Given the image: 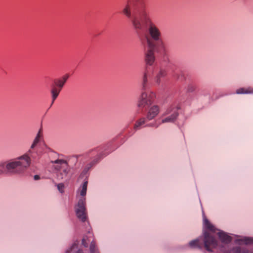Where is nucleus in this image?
Instances as JSON below:
<instances>
[{
    "label": "nucleus",
    "mask_w": 253,
    "mask_h": 253,
    "mask_svg": "<svg viewBox=\"0 0 253 253\" xmlns=\"http://www.w3.org/2000/svg\"><path fill=\"white\" fill-rule=\"evenodd\" d=\"M122 12L131 20L136 30L145 32L144 37L141 39L143 46H157L158 53H166V46L161 39L160 30L144 9L143 0H127Z\"/></svg>",
    "instance_id": "obj_1"
},
{
    "label": "nucleus",
    "mask_w": 253,
    "mask_h": 253,
    "mask_svg": "<svg viewBox=\"0 0 253 253\" xmlns=\"http://www.w3.org/2000/svg\"><path fill=\"white\" fill-rule=\"evenodd\" d=\"M31 150L15 160L0 162V175L7 171L13 173H20L24 172L30 165L31 161L29 155Z\"/></svg>",
    "instance_id": "obj_2"
},
{
    "label": "nucleus",
    "mask_w": 253,
    "mask_h": 253,
    "mask_svg": "<svg viewBox=\"0 0 253 253\" xmlns=\"http://www.w3.org/2000/svg\"><path fill=\"white\" fill-rule=\"evenodd\" d=\"M155 97V94L153 92H142L137 102L139 109L142 111L147 109L152 104Z\"/></svg>",
    "instance_id": "obj_3"
},
{
    "label": "nucleus",
    "mask_w": 253,
    "mask_h": 253,
    "mask_svg": "<svg viewBox=\"0 0 253 253\" xmlns=\"http://www.w3.org/2000/svg\"><path fill=\"white\" fill-rule=\"evenodd\" d=\"M52 163L56 164L54 166V169L58 171L57 174L58 178L61 179L66 178L70 172L67 162L64 160L57 159L52 161Z\"/></svg>",
    "instance_id": "obj_4"
},
{
    "label": "nucleus",
    "mask_w": 253,
    "mask_h": 253,
    "mask_svg": "<svg viewBox=\"0 0 253 253\" xmlns=\"http://www.w3.org/2000/svg\"><path fill=\"white\" fill-rule=\"evenodd\" d=\"M68 78L69 76L68 75H66L61 79H58L54 81L53 84L51 85V89L50 90L52 98L51 105L53 104L54 101L57 98L60 92Z\"/></svg>",
    "instance_id": "obj_5"
},
{
    "label": "nucleus",
    "mask_w": 253,
    "mask_h": 253,
    "mask_svg": "<svg viewBox=\"0 0 253 253\" xmlns=\"http://www.w3.org/2000/svg\"><path fill=\"white\" fill-rule=\"evenodd\" d=\"M178 108L174 107H169L167 109L166 112L163 114L162 116H166L164 119L162 120L161 123H157L156 122L155 124H151L149 125V126H155L157 127L159 126V125L162 123H173L174 122L177 117L178 116V113L177 112Z\"/></svg>",
    "instance_id": "obj_6"
},
{
    "label": "nucleus",
    "mask_w": 253,
    "mask_h": 253,
    "mask_svg": "<svg viewBox=\"0 0 253 253\" xmlns=\"http://www.w3.org/2000/svg\"><path fill=\"white\" fill-rule=\"evenodd\" d=\"M145 49L144 53V60L146 63V67H153V65L155 61V56L154 54V51L155 50L157 52V46L154 47H148L146 49V46H144Z\"/></svg>",
    "instance_id": "obj_7"
},
{
    "label": "nucleus",
    "mask_w": 253,
    "mask_h": 253,
    "mask_svg": "<svg viewBox=\"0 0 253 253\" xmlns=\"http://www.w3.org/2000/svg\"><path fill=\"white\" fill-rule=\"evenodd\" d=\"M85 204V198L82 197L79 199L77 207L76 208V212L77 217L83 222L85 221L86 218V212Z\"/></svg>",
    "instance_id": "obj_8"
},
{
    "label": "nucleus",
    "mask_w": 253,
    "mask_h": 253,
    "mask_svg": "<svg viewBox=\"0 0 253 253\" xmlns=\"http://www.w3.org/2000/svg\"><path fill=\"white\" fill-rule=\"evenodd\" d=\"M204 244L205 249L209 252H211L212 249L217 246L216 240L207 231L204 232Z\"/></svg>",
    "instance_id": "obj_9"
},
{
    "label": "nucleus",
    "mask_w": 253,
    "mask_h": 253,
    "mask_svg": "<svg viewBox=\"0 0 253 253\" xmlns=\"http://www.w3.org/2000/svg\"><path fill=\"white\" fill-rule=\"evenodd\" d=\"M154 70V67L147 66L145 67L142 77V85L143 89H145L150 84Z\"/></svg>",
    "instance_id": "obj_10"
},
{
    "label": "nucleus",
    "mask_w": 253,
    "mask_h": 253,
    "mask_svg": "<svg viewBox=\"0 0 253 253\" xmlns=\"http://www.w3.org/2000/svg\"><path fill=\"white\" fill-rule=\"evenodd\" d=\"M159 113V108L157 105L152 106L148 110L146 119L150 121L154 119Z\"/></svg>",
    "instance_id": "obj_11"
},
{
    "label": "nucleus",
    "mask_w": 253,
    "mask_h": 253,
    "mask_svg": "<svg viewBox=\"0 0 253 253\" xmlns=\"http://www.w3.org/2000/svg\"><path fill=\"white\" fill-rule=\"evenodd\" d=\"M217 234L219 239L223 243L228 244L232 241V238L226 232L220 231Z\"/></svg>",
    "instance_id": "obj_12"
},
{
    "label": "nucleus",
    "mask_w": 253,
    "mask_h": 253,
    "mask_svg": "<svg viewBox=\"0 0 253 253\" xmlns=\"http://www.w3.org/2000/svg\"><path fill=\"white\" fill-rule=\"evenodd\" d=\"M167 75V71L165 69L161 68L154 78V81L157 84H160L161 82V78H164Z\"/></svg>",
    "instance_id": "obj_13"
},
{
    "label": "nucleus",
    "mask_w": 253,
    "mask_h": 253,
    "mask_svg": "<svg viewBox=\"0 0 253 253\" xmlns=\"http://www.w3.org/2000/svg\"><path fill=\"white\" fill-rule=\"evenodd\" d=\"M42 129H40L38 133H37L35 138L34 139L33 143L32 144V145L31 146L30 149L28 151H29V150L32 151V153L29 155L30 159H31V157H32V153H33L32 149H34L35 148V147L36 146V145L40 141V140H41V138L42 137Z\"/></svg>",
    "instance_id": "obj_14"
},
{
    "label": "nucleus",
    "mask_w": 253,
    "mask_h": 253,
    "mask_svg": "<svg viewBox=\"0 0 253 253\" xmlns=\"http://www.w3.org/2000/svg\"><path fill=\"white\" fill-rule=\"evenodd\" d=\"M189 245L192 248L202 249L203 247V243L200 242L199 239L191 241L189 243Z\"/></svg>",
    "instance_id": "obj_15"
},
{
    "label": "nucleus",
    "mask_w": 253,
    "mask_h": 253,
    "mask_svg": "<svg viewBox=\"0 0 253 253\" xmlns=\"http://www.w3.org/2000/svg\"><path fill=\"white\" fill-rule=\"evenodd\" d=\"M204 224L206 228L208 229L209 230L212 232H215L216 231V229L214 227V226L211 224L210 222L206 218L204 219Z\"/></svg>",
    "instance_id": "obj_16"
},
{
    "label": "nucleus",
    "mask_w": 253,
    "mask_h": 253,
    "mask_svg": "<svg viewBox=\"0 0 253 253\" xmlns=\"http://www.w3.org/2000/svg\"><path fill=\"white\" fill-rule=\"evenodd\" d=\"M236 243H243L245 244H250L253 243V239L249 237H244L236 240Z\"/></svg>",
    "instance_id": "obj_17"
},
{
    "label": "nucleus",
    "mask_w": 253,
    "mask_h": 253,
    "mask_svg": "<svg viewBox=\"0 0 253 253\" xmlns=\"http://www.w3.org/2000/svg\"><path fill=\"white\" fill-rule=\"evenodd\" d=\"M250 93H253V89L241 88L236 90V93H237V94Z\"/></svg>",
    "instance_id": "obj_18"
},
{
    "label": "nucleus",
    "mask_w": 253,
    "mask_h": 253,
    "mask_svg": "<svg viewBox=\"0 0 253 253\" xmlns=\"http://www.w3.org/2000/svg\"><path fill=\"white\" fill-rule=\"evenodd\" d=\"M234 253H253L248 250H242L240 247H236L233 249Z\"/></svg>",
    "instance_id": "obj_19"
},
{
    "label": "nucleus",
    "mask_w": 253,
    "mask_h": 253,
    "mask_svg": "<svg viewBox=\"0 0 253 253\" xmlns=\"http://www.w3.org/2000/svg\"><path fill=\"white\" fill-rule=\"evenodd\" d=\"M87 183V181H84L83 184L82 189L80 191V195L83 197L84 196L86 195Z\"/></svg>",
    "instance_id": "obj_20"
},
{
    "label": "nucleus",
    "mask_w": 253,
    "mask_h": 253,
    "mask_svg": "<svg viewBox=\"0 0 253 253\" xmlns=\"http://www.w3.org/2000/svg\"><path fill=\"white\" fill-rule=\"evenodd\" d=\"M145 119L143 118L139 119L135 124L134 128L135 130L139 129V127L142 125H144L145 123Z\"/></svg>",
    "instance_id": "obj_21"
},
{
    "label": "nucleus",
    "mask_w": 253,
    "mask_h": 253,
    "mask_svg": "<svg viewBox=\"0 0 253 253\" xmlns=\"http://www.w3.org/2000/svg\"><path fill=\"white\" fill-rule=\"evenodd\" d=\"M89 249L90 253H98L96 249L95 243L93 241L91 242Z\"/></svg>",
    "instance_id": "obj_22"
},
{
    "label": "nucleus",
    "mask_w": 253,
    "mask_h": 253,
    "mask_svg": "<svg viewBox=\"0 0 253 253\" xmlns=\"http://www.w3.org/2000/svg\"><path fill=\"white\" fill-rule=\"evenodd\" d=\"M87 240L88 242H90V240L89 239H88L87 237H84L82 239V244L85 247H86L87 246L88 243L87 242Z\"/></svg>",
    "instance_id": "obj_23"
},
{
    "label": "nucleus",
    "mask_w": 253,
    "mask_h": 253,
    "mask_svg": "<svg viewBox=\"0 0 253 253\" xmlns=\"http://www.w3.org/2000/svg\"><path fill=\"white\" fill-rule=\"evenodd\" d=\"M195 89V86L193 84H189L187 87V91L188 92H192Z\"/></svg>",
    "instance_id": "obj_24"
},
{
    "label": "nucleus",
    "mask_w": 253,
    "mask_h": 253,
    "mask_svg": "<svg viewBox=\"0 0 253 253\" xmlns=\"http://www.w3.org/2000/svg\"><path fill=\"white\" fill-rule=\"evenodd\" d=\"M57 188H58L59 191H60L61 193L63 192V189L64 188L63 184L60 183V184H58Z\"/></svg>",
    "instance_id": "obj_25"
},
{
    "label": "nucleus",
    "mask_w": 253,
    "mask_h": 253,
    "mask_svg": "<svg viewBox=\"0 0 253 253\" xmlns=\"http://www.w3.org/2000/svg\"><path fill=\"white\" fill-rule=\"evenodd\" d=\"M75 247H77V245L75 244L74 245H73V246L70 248V249L68 250L67 251H66V253H70V252L75 248Z\"/></svg>",
    "instance_id": "obj_26"
},
{
    "label": "nucleus",
    "mask_w": 253,
    "mask_h": 253,
    "mask_svg": "<svg viewBox=\"0 0 253 253\" xmlns=\"http://www.w3.org/2000/svg\"><path fill=\"white\" fill-rule=\"evenodd\" d=\"M40 176L38 175H34V179L36 180H39L40 179Z\"/></svg>",
    "instance_id": "obj_27"
},
{
    "label": "nucleus",
    "mask_w": 253,
    "mask_h": 253,
    "mask_svg": "<svg viewBox=\"0 0 253 253\" xmlns=\"http://www.w3.org/2000/svg\"><path fill=\"white\" fill-rule=\"evenodd\" d=\"M76 253H83L82 250H79Z\"/></svg>",
    "instance_id": "obj_28"
}]
</instances>
